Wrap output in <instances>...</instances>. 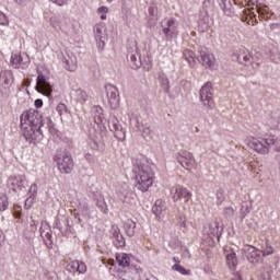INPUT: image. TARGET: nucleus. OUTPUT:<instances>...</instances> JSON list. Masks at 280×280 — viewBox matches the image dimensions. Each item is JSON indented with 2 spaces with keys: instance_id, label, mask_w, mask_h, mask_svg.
Listing matches in <instances>:
<instances>
[{
  "instance_id": "f257e3e1",
  "label": "nucleus",
  "mask_w": 280,
  "mask_h": 280,
  "mask_svg": "<svg viewBox=\"0 0 280 280\" xmlns=\"http://www.w3.org/2000/svg\"><path fill=\"white\" fill-rule=\"evenodd\" d=\"M21 128L26 141H34L43 135V115L36 109L24 110L21 115Z\"/></svg>"
},
{
  "instance_id": "f03ea898",
  "label": "nucleus",
  "mask_w": 280,
  "mask_h": 280,
  "mask_svg": "<svg viewBox=\"0 0 280 280\" xmlns=\"http://www.w3.org/2000/svg\"><path fill=\"white\" fill-rule=\"evenodd\" d=\"M156 174L150 164H139L135 170V187L138 191H149L150 187L154 185Z\"/></svg>"
},
{
  "instance_id": "7ed1b4c3",
  "label": "nucleus",
  "mask_w": 280,
  "mask_h": 280,
  "mask_svg": "<svg viewBox=\"0 0 280 280\" xmlns=\"http://www.w3.org/2000/svg\"><path fill=\"white\" fill-rule=\"evenodd\" d=\"M245 143L247 148H250V150L258 154H269L271 145H276V152L280 150L279 140L275 136H269L266 139L249 136L245 139Z\"/></svg>"
},
{
  "instance_id": "20e7f679",
  "label": "nucleus",
  "mask_w": 280,
  "mask_h": 280,
  "mask_svg": "<svg viewBox=\"0 0 280 280\" xmlns=\"http://www.w3.org/2000/svg\"><path fill=\"white\" fill-rule=\"evenodd\" d=\"M234 56H236L237 62L243 67H246L250 73H253V71H257L261 62H264V56L261 52H255L252 55L250 51L244 47L235 50Z\"/></svg>"
},
{
  "instance_id": "39448f33",
  "label": "nucleus",
  "mask_w": 280,
  "mask_h": 280,
  "mask_svg": "<svg viewBox=\"0 0 280 280\" xmlns=\"http://www.w3.org/2000/svg\"><path fill=\"white\" fill-rule=\"evenodd\" d=\"M257 14L258 19H261L262 21H268L269 19H272L270 8H268L267 5L257 4L256 9H244L241 21H243V23H247V25H257Z\"/></svg>"
},
{
  "instance_id": "423d86ee",
  "label": "nucleus",
  "mask_w": 280,
  "mask_h": 280,
  "mask_svg": "<svg viewBox=\"0 0 280 280\" xmlns=\"http://www.w3.org/2000/svg\"><path fill=\"white\" fill-rule=\"evenodd\" d=\"M176 160L182 165V167H184V170H187L188 172L198 168V162H196V159L194 158V154L191 152L182 151L177 153Z\"/></svg>"
},
{
  "instance_id": "0eeeda50",
  "label": "nucleus",
  "mask_w": 280,
  "mask_h": 280,
  "mask_svg": "<svg viewBox=\"0 0 280 280\" xmlns=\"http://www.w3.org/2000/svg\"><path fill=\"white\" fill-rule=\"evenodd\" d=\"M200 101L206 108H213L215 102L213 101V84L207 82L200 90Z\"/></svg>"
},
{
  "instance_id": "6e6552de",
  "label": "nucleus",
  "mask_w": 280,
  "mask_h": 280,
  "mask_svg": "<svg viewBox=\"0 0 280 280\" xmlns=\"http://www.w3.org/2000/svg\"><path fill=\"white\" fill-rule=\"evenodd\" d=\"M55 162L60 174H71L73 172V158L69 154L55 156Z\"/></svg>"
},
{
  "instance_id": "1a4fd4ad",
  "label": "nucleus",
  "mask_w": 280,
  "mask_h": 280,
  "mask_svg": "<svg viewBox=\"0 0 280 280\" xmlns=\"http://www.w3.org/2000/svg\"><path fill=\"white\" fill-rule=\"evenodd\" d=\"M162 32L166 36V40H172V38H177L178 24H176V20L165 19L162 22Z\"/></svg>"
},
{
  "instance_id": "9d476101",
  "label": "nucleus",
  "mask_w": 280,
  "mask_h": 280,
  "mask_svg": "<svg viewBox=\"0 0 280 280\" xmlns=\"http://www.w3.org/2000/svg\"><path fill=\"white\" fill-rule=\"evenodd\" d=\"M191 191L184 186L176 185L171 188V197L174 202H178L180 198H184L185 202H189L191 200Z\"/></svg>"
},
{
  "instance_id": "9b49d317",
  "label": "nucleus",
  "mask_w": 280,
  "mask_h": 280,
  "mask_svg": "<svg viewBox=\"0 0 280 280\" xmlns=\"http://www.w3.org/2000/svg\"><path fill=\"white\" fill-rule=\"evenodd\" d=\"M10 63L13 69H27L30 67V55L20 52L12 54L10 58Z\"/></svg>"
},
{
  "instance_id": "f8f14e48",
  "label": "nucleus",
  "mask_w": 280,
  "mask_h": 280,
  "mask_svg": "<svg viewBox=\"0 0 280 280\" xmlns=\"http://www.w3.org/2000/svg\"><path fill=\"white\" fill-rule=\"evenodd\" d=\"M49 23L54 30H59L60 32L67 33L69 32L71 20L67 16H52L50 18Z\"/></svg>"
},
{
  "instance_id": "ddd939ff",
  "label": "nucleus",
  "mask_w": 280,
  "mask_h": 280,
  "mask_svg": "<svg viewBox=\"0 0 280 280\" xmlns=\"http://www.w3.org/2000/svg\"><path fill=\"white\" fill-rule=\"evenodd\" d=\"M198 60L206 69H213V67H215V56L207 49L199 51Z\"/></svg>"
},
{
  "instance_id": "4468645a",
  "label": "nucleus",
  "mask_w": 280,
  "mask_h": 280,
  "mask_svg": "<svg viewBox=\"0 0 280 280\" xmlns=\"http://www.w3.org/2000/svg\"><path fill=\"white\" fill-rule=\"evenodd\" d=\"M8 183L13 191H23V189L27 187V178L25 175L11 176Z\"/></svg>"
},
{
  "instance_id": "2eb2a0df",
  "label": "nucleus",
  "mask_w": 280,
  "mask_h": 280,
  "mask_svg": "<svg viewBox=\"0 0 280 280\" xmlns=\"http://www.w3.org/2000/svg\"><path fill=\"white\" fill-rule=\"evenodd\" d=\"M152 212L155 214V220L159 222L165 220V215H167V202L163 199L155 200Z\"/></svg>"
},
{
  "instance_id": "dca6fc26",
  "label": "nucleus",
  "mask_w": 280,
  "mask_h": 280,
  "mask_svg": "<svg viewBox=\"0 0 280 280\" xmlns=\"http://www.w3.org/2000/svg\"><path fill=\"white\" fill-rule=\"evenodd\" d=\"M105 91L110 108H117L119 106V90L115 85H106Z\"/></svg>"
},
{
  "instance_id": "f3484780",
  "label": "nucleus",
  "mask_w": 280,
  "mask_h": 280,
  "mask_svg": "<svg viewBox=\"0 0 280 280\" xmlns=\"http://www.w3.org/2000/svg\"><path fill=\"white\" fill-rule=\"evenodd\" d=\"M36 90L38 91V93L46 95V97H49V95H51V84L47 82V78H45V75L38 74L36 81Z\"/></svg>"
},
{
  "instance_id": "a211bd4d",
  "label": "nucleus",
  "mask_w": 280,
  "mask_h": 280,
  "mask_svg": "<svg viewBox=\"0 0 280 280\" xmlns=\"http://www.w3.org/2000/svg\"><path fill=\"white\" fill-rule=\"evenodd\" d=\"M95 40L100 47L106 45V26L104 24H97L94 26Z\"/></svg>"
},
{
  "instance_id": "6ab92c4d",
  "label": "nucleus",
  "mask_w": 280,
  "mask_h": 280,
  "mask_svg": "<svg viewBox=\"0 0 280 280\" xmlns=\"http://www.w3.org/2000/svg\"><path fill=\"white\" fill-rule=\"evenodd\" d=\"M246 253V257L250 264H259L261 257H264L261 249H257L254 246H248Z\"/></svg>"
},
{
  "instance_id": "aec40b11",
  "label": "nucleus",
  "mask_w": 280,
  "mask_h": 280,
  "mask_svg": "<svg viewBox=\"0 0 280 280\" xmlns=\"http://www.w3.org/2000/svg\"><path fill=\"white\" fill-rule=\"evenodd\" d=\"M14 82V74L10 70H3L0 72V84L10 86Z\"/></svg>"
},
{
  "instance_id": "412c9836",
  "label": "nucleus",
  "mask_w": 280,
  "mask_h": 280,
  "mask_svg": "<svg viewBox=\"0 0 280 280\" xmlns=\"http://www.w3.org/2000/svg\"><path fill=\"white\" fill-rule=\"evenodd\" d=\"M127 58L131 69H139V67H141V57L137 50H135V52H129Z\"/></svg>"
},
{
  "instance_id": "4be33fe9",
  "label": "nucleus",
  "mask_w": 280,
  "mask_h": 280,
  "mask_svg": "<svg viewBox=\"0 0 280 280\" xmlns=\"http://www.w3.org/2000/svg\"><path fill=\"white\" fill-rule=\"evenodd\" d=\"M116 261L121 268H128L130 266V256L126 253L117 254Z\"/></svg>"
},
{
  "instance_id": "5701e85b",
  "label": "nucleus",
  "mask_w": 280,
  "mask_h": 280,
  "mask_svg": "<svg viewBox=\"0 0 280 280\" xmlns=\"http://www.w3.org/2000/svg\"><path fill=\"white\" fill-rule=\"evenodd\" d=\"M124 229L129 237L135 235V229H137V223L132 219H128L124 224Z\"/></svg>"
},
{
  "instance_id": "b1692460",
  "label": "nucleus",
  "mask_w": 280,
  "mask_h": 280,
  "mask_svg": "<svg viewBox=\"0 0 280 280\" xmlns=\"http://www.w3.org/2000/svg\"><path fill=\"white\" fill-rule=\"evenodd\" d=\"M226 264L230 270H235V268L237 267V256L235 252H231L226 255Z\"/></svg>"
},
{
  "instance_id": "393cba45",
  "label": "nucleus",
  "mask_w": 280,
  "mask_h": 280,
  "mask_svg": "<svg viewBox=\"0 0 280 280\" xmlns=\"http://www.w3.org/2000/svg\"><path fill=\"white\" fill-rule=\"evenodd\" d=\"M184 58L188 61V65H190V67H196V52L186 49L184 50Z\"/></svg>"
},
{
  "instance_id": "a878e982",
  "label": "nucleus",
  "mask_w": 280,
  "mask_h": 280,
  "mask_svg": "<svg viewBox=\"0 0 280 280\" xmlns=\"http://www.w3.org/2000/svg\"><path fill=\"white\" fill-rule=\"evenodd\" d=\"M10 207V200L8 199V195L1 192L0 194V211H8Z\"/></svg>"
},
{
  "instance_id": "bb28decb",
  "label": "nucleus",
  "mask_w": 280,
  "mask_h": 280,
  "mask_svg": "<svg viewBox=\"0 0 280 280\" xmlns=\"http://www.w3.org/2000/svg\"><path fill=\"white\" fill-rule=\"evenodd\" d=\"M208 234L212 235L213 237H220V225H219L218 221H214L209 224Z\"/></svg>"
},
{
  "instance_id": "cd10ccee",
  "label": "nucleus",
  "mask_w": 280,
  "mask_h": 280,
  "mask_svg": "<svg viewBox=\"0 0 280 280\" xmlns=\"http://www.w3.org/2000/svg\"><path fill=\"white\" fill-rule=\"evenodd\" d=\"M114 245L116 246V248H124V246H126V240L122 235L117 234L114 240Z\"/></svg>"
},
{
  "instance_id": "c85d7f7f",
  "label": "nucleus",
  "mask_w": 280,
  "mask_h": 280,
  "mask_svg": "<svg viewBox=\"0 0 280 280\" xmlns=\"http://www.w3.org/2000/svg\"><path fill=\"white\" fill-rule=\"evenodd\" d=\"M96 207H98L103 213H108V206L106 201H104V198L97 199Z\"/></svg>"
},
{
  "instance_id": "c756f323",
  "label": "nucleus",
  "mask_w": 280,
  "mask_h": 280,
  "mask_svg": "<svg viewBox=\"0 0 280 280\" xmlns=\"http://www.w3.org/2000/svg\"><path fill=\"white\" fill-rule=\"evenodd\" d=\"M172 268H173V270H176L177 272H180V275H191V270L185 269V267H183L178 264L173 265Z\"/></svg>"
},
{
  "instance_id": "7c9ffc66",
  "label": "nucleus",
  "mask_w": 280,
  "mask_h": 280,
  "mask_svg": "<svg viewBox=\"0 0 280 280\" xmlns=\"http://www.w3.org/2000/svg\"><path fill=\"white\" fill-rule=\"evenodd\" d=\"M261 2H259V0H247V10H256L257 9V5H260Z\"/></svg>"
},
{
  "instance_id": "2f4dec72",
  "label": "nucleus",
  "mask_w": 280,
  "mask_h": 280,
  "mask_svg": "<svg viewBox=\"0 0 280 280\" xmlns=\"http://www.w3.org/2000/svg\"><path fill=\"white\" fill-rule=\"evenodd\" d=\"M97 14L101 15L102 21H106V14H108V8L107 7H101L97 9Z\"/></svg>"
},
{
  "instance_id": "473e14b6",
  "label": "nucleus",
  "mask_w": 280,
  "mask_h": 280,
  "mask_svg": "<svg viewBox=\"0 0 280 280\" xmlns=\"http://www.w3.org/2000/svg\"><path fill=\"white\" fill-rule=\"evenodd\" d=\"M67 270L69 272H78V260H72L70 264H68Z\"/></svg>"
},
{
  "instance_id": "72a5a7b5",
  "label": "nucleus",
  "mask_w": 280,
  "mask_h": 280,
  "mask_svg": "<svg viewBox=\"0 0 280 280\" xmlns=\"http://www.w3.org/2000/svg\"><path fill=\"white\" fill-rule=\"evenodd\" d=\"M79 212L81 213V215H86L89 213V203H80Z\"/></svg>"
},
{
  "instance_id": "f704fd0d",
  "label": "nucleus",
  "mask_w": 280,
  "mask_h": 280,
  "mask_svg": "<svg viewBox=\"0 0 280 280\" xmlns=\"http://www.w3.org/2000/svg\"><path fill=\"white\" fill-rule=\"evenodd\" d=\"M77 272L79 275H84V272H86V265L78 260Z\"/></svg>"
},
{
  "instance_id": "c9c22d12",
  "label": "nucleus",
  "mask_w": 280,
  "mask_h": 280,
  "mask_svg": "<svg viewBox=\"0 0 280 280\" xmlns=\"http://www.w3.org/2000/svg\"><path fill=\"white\" fill-rule=\"evenodd\" d=\"M56 110L59 115H65V113H67V105L63 103H59L56 107Z\"/></svg>"
},
{
  "instance_id": "e433bc0d",
  "label": "nucleus",
  "mask_w": 280,
  "mask_h": 280,
  "mask_svg": "<svg viewBox=\"0 0 280 280\" xmlns=\"http://www.w3.org/2000/svg\"><path fill=\"white\" fill-rule=\"evenodd\" d=\"M35 197L34 196H30L26 200H25V209H30L31 207H34V202H35Z\"/></svg>"
},
{
  "instance_id": "4c0bfd02",
  "label": "nucleus",
  "mask_w": 280,
  "mask_h": 280,
  "mask_svg": "<svg viewBox=\"0 0 280 280\" xmlns=\"http://www.w3.org/2000/svg\"><path fill=\"white\" fill-rule=\"evenodd\" d=\"M21 211H22L21 206H14V208H13V215L18 220H21V215H22Z\"/></svg>"
},
{
  "instance_id": "58836bf2",
  "label": "nucleus",
  "mask_w": 280,
  "mask_h": 280,
  "mask_svg": "<svg viewBox=\"0 0 280 280\" xmlns=\"http://www.w3.org/2000/svg\"><path fill=\"white\" fill-rule=\"evenodd\" d=\"M262 257H268V255H272L275 253V248L272 246H266L264 250H261Z\"/></svg>"
},
{
  "instance_id": "ea45409f",
  "label": "nucleus",
  "mask_w": 280,
  "mask_h": 280,
  "mask_svg": "<svg viewBox=\"0 0 280 280\" xmlns=\"http://www.w3.org/2000/svg\"><path fill=\"white\" fill-rule=\"evenodd\" d=\"M10 22L8 21V16L5 13L0 11V25H8Z\"/></svg>"
},
{
  "instance_id": "a19ab883",
  "label": "nucleus",
  "mask_w": 280,
  "mask_h": 280,
  "mask_svg": "<svg viewBox=\"0 0 280 280\" xmlns=\"http://www.w3.org/2000/svg\"><path fill=\"white\" fill-rule=\"evenodd\" d=\"M235 5H241V8H246L248 5V0H233Z\"/></svg>"
},
{
  "instance_id": "79ce46f5",
  "label": "nucleus",
  "mask_w": 280,
  "mask_h": 280,
  "mask_svg": "<svg viewBox=\"0 0 280 280\" xmlns=\"http://www.w3.org/2000/svg\"><path fill=\"white\" fill-rule=\"evenodd\" d=\"M233 213H235V210H233L232 207H229V208L224 209V214L225 215H233Z\"/></svg>"
},
{
  "instance_id": "37998d69",
  "label": "nucleus",
  "mask_w": 280,
  "mask_h": 280,
  "mask_svg": "<svg viewBox=\"0 0 280 280\" xmlns=\"http://www.w3.org/2000/svg\"><path fill=\"white\" fill-rule=\"evenodd\" d=\"M52 3H56L57 5H65L67 3V1L69 0H51Z\"/></svg>"
},
{
  "instance_id": "c03bdc74",
  "label": "nucleus",
  "mask_w": 280,
  "mask_h": 280,
  "mask_svg": "<svg viewBox=\"0 0 280 280\" xmlns=\"http://www.w3.org/2000/svg\"><path fill=\"white\" fill-rule=\"evenodd\" d=\"M35 107L43 108V100H40V98L35 100Z\"/></svg>"
},
{
  "instance_id": "a18cd8bd",
  "label": "nucleus",
  "mask_w": 280,
  "mask_h": 280,
  "mask_svg": "<svg viewBox=\"0 0 280 280\" xmlns=\"http://www.w3.org/2000/svg\"><path fill=\"white\" fill-rule=\"evenodd\" d=\"M86 161H90V163L93 161V155L91 153L85 154Z\"/></svg>"
},
{
  "instance_id": "49530a36",
  "label": "nucleus",
  "mask_w": 280,
  "mask_h": 280,
  "mask_svg": "<svg viewBox=\"0 0 280 280\" xmlns=\"http://www.w3.org/2000/svg\"><path fill=\"white\" fill-rule=\"evenodd\" d=\"M273 128H276V130H280V116L278 117L277 124L273 125Z\"/></svg>"
},
{
  "instance_id": "de8ad7c7",
  "label": "nucleus",
  "mask_w": 280,
  "mask_h": 280,
  "mask_svg": "<svg viewBox=\"0 0 280 280\" xmlns=\"http://www.w3.org/2000/svg\"><path fill=\"white\" fill-rule=\"evenodd\" d=\"M15 2H18L19 5H25V3H27V0H15Z\"/></svg>"
},
{
  "instance_id": "09e8293b",
  "label": "nucleus",
  "mask_w": 280,
  "mask_h": 280,
  "mask_svg": "<svg viewBox=\"0 0 280 280\" xmlns=\"http://www.w3.org/2000/svg\"><path fill=\"white\" fill-rule=\"evenodd\" d=\"M107 264H108L109 266H115V260H114V259H108V260H107Z\"/></svg>"
},
{
  "instance_id": "8fccbe9b",
  "label": "nucleus",
  "mask_w": 280,
  "mask_h": 280,
  "mask_svg": "<svg viewBox=\"0 0 280 280\" xmlns=\"http://www.w3.org/2000/svg\"><path fill=\"white\" fill-rule=\"evenodd\" d=\"M180 226H186L185 220L180 223Z\"/></svg>"
},
{
  "instance_id": "3c124183",
  "label": "nucleus",
  "mask_w": 280,
  "mask_h": 280,
  "mask_svg": "<svg viewBox=\"0 0 280 280\" xmlns=\"http://www.w3.org/2000/svg\"><path fill=\"white\" fill-rule=\"evenodd\" d=\"M108 1V3H113V0H107Z\"/></svg>"
},
{
  "instance_id": "603ef678",
  "label": "nucleus",
  "mask_w": 280,
  "mask_h": 280,
  "mask_svg": "<svg viewBox=\"0 0 280 280\" xmlns=\"http://www.w3.org/2000/svg\"><path fill=\"white\" fill-rule=\"evenodd\" d=\"M174 261H176V258H174Z\"/></svg>"
}]
</instances>
